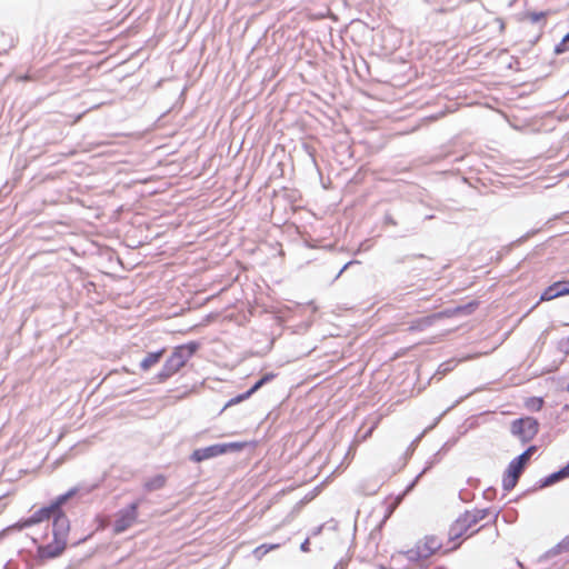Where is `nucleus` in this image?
I'll return each mask as SVG.
<instances>
[{"instance_id":"2eb2a0df","label":"nucleus","mask_w":569,"mask_h":569,"mask_svg":"<svg viewBox=\"0 0 569 569\" xmlns=\"http://www.w3.org/2000/svg\"><path fill=\"white\" fill-rule=\"evenodd\" d=\"M164 483H166V478L161 475H158V476L149 479L144 483V488L148 491H154V490L161 489L164 486Z\"/></svg>"},{"instance_id":"5701e85b","label":"nucleus","mask_w":569,"mask_h":569,"mask_svg":"<svg viewBox=\"0 0 569 569\" xmlns=\"http://www.w3.org/2000/svg\"><path fill=\"white\" fill-rule=\"evenodd\" d=\"M421 437H422V435H421V436H419V437H417V438L412 441L411 447H410V449H411V450H413L415 445H416V443L421 439Z\"/></svg>"},{"instance_id":"ddd939ff","label":"nucleus","mask_w":569,"mask_h":569,"mask_svg":"<svg viewBox=\"0 0 569 569\" xmlns=\"http://www.w3.org/2000/svg\"><path fill=\"white\" fill-rule=\"evenodd\" d=\"M163 353L164 349L147 353V356L140 362V368L143 371L149 370L151 367H153L161 360Z\"/></svg>"},{"instance_id":"c85d7f7f","label":"nucleus","mask_w":569,"mask_h":569,"mask_svg":"<svg viewBox=\"0 0 569 569\" xmlns=\"http://www.w3.org/2000/svg\"><path fill=\"white\" fill-rule=\"evenodd\" d=\"M427 469H422V471H420V473H418V477H421V475H423V472H426Z\"/></svg>"},{"instance_id":"423d86ee","label":"nucleus","mask_w":569,"mask_h":569,"mask_svg":"<svg viewBox=\"0 0 569 569\" xmlns=\"http://www.w3.org/2000/svg\"><path fill=\"white\" fill-rule=\"evenodd\" d=\"M140 506V501L137 500L132 503H130L128 507L121 509L117 516L116 520L113 522V531L116 533H122L127 529H129L137 520L138 518V508Z\"/></svg>"},{"instance_id":"393cba45","label":"nucleus","mask_w":569,"mask_h":569,"mask_svg":"<svg viewBox=\"0 0 569 569\" xmlns=\"http://www.w3.org/2000/svg\"><path fill=\"white\" fill-rule=\"evenodd\" d=\"M335 569H345V566L342 562H339L338 565H336Z\"/></svg>"},{"instance_id":"f8f14e48","label":"nucleus","mask_w":569,"mask_h":569,"mask_svg":"<svg viewBox=\"0 0 569 569\" xmlns=\"http://www.w3.org/2000/svg\"><path fill=\"white\" fill-rule=\"evenodd\" d=\"M569 477V462L562 467L560 470L550 473L546 478L541 480V487H549L552 486L560 480H563Z\"/></svg>"},{"instance_id":"b1692460","label":"nucleus","mask_w":569,"mask_h":569,"mask_svg":"<svg viewBox=\"0 0 569 569\" xmlns=\"http://www.w3.org/2000/svg\"><path fill=\"white\" fill-rule=\"evenodd\" d=\"M535 401L538 403V407L536 409L539 410L541 408L543 401H542V399H536Z\"/></svg>"},{"instance_id":"bb28decb","label":"nucleus","mask_w":569,"mask_h":569,"mask_svg":"<svg viewBox=\"0 0 569 569\" xmlns=\"http://www.w3.org/2000/svg\"><path fill=\"white\" fill-rule=\"evenodd\" d=\"M427 469H422V471H420V473H418V477H421V475H423V472H426Z\"/></svg>"},{"instance_id":"1a4fd4ad","label":"nucleus","mask_w":569,"mask_h":569,"mask_svg":"<svg viewBox=\"0 0 569 569\" xmlns=\"http://www.w3.org/2000/svg\"><path fill=\"white\" fill-rule=\"evenodd\" d=\"M472 517L469 511L462 513L450 527L449 529V538L451 540L458 539L463 536L471 527L477 525L475 521H471Z\"/></svg>"},{"instance_id":"7ed1b4c3","label":"nucleus","mask_w":569,"mask_h":569,"mask_svg":"<svg viewBox=\"0 0 569 569\" xmlns=\"http://www.w3.org/2000/svg\"><path fill=\"white\" fill-rule=\"evenodd\" d=\"M78 491L77 487L70 488L67 492L56 497L48 506L38 509L29 518L21 520L17 526L23 529L52 518L59 508L71 506V499L77 496Z\"/></svg>"},{"instance_id":"9d476101","label":"nucleus","mask_w":569,"mask_h":569,"mask_svg":"<svg viewBox=\"0 0 569 569\" xmlns=\"http://www.w3.org/2000/svg\"><path fill=\"white\" fill-rule=\"evenodd\" d=\"M274 378V375L273 373H266L263 375L259 380H257L254 382V385L249 389L247 390L246 392L241 393V395H238L237 397L234 398H231L227 405H226V408L227 407H230V406H233L236 403H239L243 400H247L248 398H250L254 392H257L260 388H262L266 383L270 382L272 379Z\"/></svg>"},{"instance_id":"7c9ffc66","label":"nucleus","mask_w":569,"mask_h":569,"mask_svg":"<svg viewBox=\"0 0 569 569\" xmlns=\"http://www.w3.org/2000/svg\"><path fill=\"white\" fill-rule=\"evenodd\" d=\"M480 529H483V526H480V528H477L476 532L480 531Z\"/></svg>"},{"instance_id":"9b49d317","label":"nucleus","mask_w":569,"mask_h":569,"mask_svg":"<svg viewBox=\"0 0 569 569\" xmlns=\"http://www.w3.org/2000/svg\"><path fill=\"white\" fill-rule=\"evenodd\" d=\"M569 295V280L568 281H557L549 286L541 295V301H549L555 298Z\"/></svg>"},{"instance_id":"aec40b11","label":"nucleus","mask_w":569,"mask_h":569,"mask_svg":"<svg viewBox=\"0 0 569 569\" xmlns=\"http://www.w3.org/2000/svg\"><path fill=\"white\" fill-rule=\"evenodd\" d=\"M558 549L557 552L561 550L569 551V535L562 539V541L556 547Z\"/></svg>"},{"instance_id":"f03ea898","label":"nucleus","mask_w":569,"mask_h":569,"mask_svg":"<svg viewBox=\"0 0 569 569\" xmlns=\"http://www.w3.org/2000/svg\"><path fill=\"white\" fill-rule=\"evenodd\" d=\"M198 348L199 345L197 342H189L187 345L176 347L170 357L166 360L162 369L154 377L156 381L164 382L172 377L188 362Z\"/></svg>"},{"instance_id":"f3484780","label":"nucleus","mask_w":569,"mask_h":569,"mask_svg":"<svg viewBox=\"0 0 569 569\" xmlns=\"http://www.w3.org/2000/svg\"><path fill=\"white\" fill-rule=\"evenodd\" d=\"M569 50V32L562 38V40L555 47L557 54L565 53Z\"/></svg>"},{"instance_id":"6ab92c4d","label":"nucleus","mask_w":569,"mask_h":569,"mask_svg":"<svg viewBox=\"0 0 569 569\" xmlns=\"http://www.w3.org/2000/svg\"><path fill=\"white\" fill-rule=\"evenodd\" d=\"M547 13L543 12V11H540V12H528L526 14L527 19L532 22V23H538L540 22L541 20H543L546 18Z\"/></svg>"},{"instance_id":"dca6fc26","label":"nucleus","mask_w":569,"mask_h":569,"mask_svg":"<svg viewBox=\"0 0 569 569\" xmlns=\"http://www.w3.org/2000/svg\"><path fill=\"white\" fill-rule=\"evenodd\" d=\"M469 513L472 517L471 521L478 523L489 515V509H475L469 511Z\"/></svg>"},{"instance_id":"a878e982","label":"nucleus","mask_w":569,"mask_h":569,"mask_svg":"<svg viewBox=\"0 0 569 569\" xmlns=\"http://www.w3.org/2000/svg\"><path fill=\"white\" fill-rule=\"evenodd\" d=\"M387 221L392 223V224H396V222L393 221V219L391 217H387Z\"/></svg>"},{"instance_id":"c756f323","label":"nucleus","mask_w":569,"mask_h":569,"mask_svg":"<svg viewBox=\"0 0 569 569\" xmlns=\"http://www.w3.org/2000/svg\"><path fill=\"white\" fill-rule=\"evenodd\" d=\"M480 529H483V526H480V528H477L476 532L480 531Z\"/></svg>"},{"instance_id":"39448f33","label":"nucleus","mask_w":569,"mask_h":569,"mask_svg":"<svg viewBox=\"0 0 569 569\" xmlns=\"http://www.w3.org/2000/svg\"><path fill=\"white\" fill-rule=\"evenodd\" d=\"M539 431V422L533 417L516 419L511 422L510 432L522 443L531 441Z\"/></svg>"},{"instance_id":"20e7f679","label":"nucleus","mask_w":569,"mask_h":569,"mask_svg":"<svg viewBox=\"0 0 569 569\" xmlns=\"http://www.w3.org/2000/svg\"><path fill=\"white\" fill-rule=\"evenodd\" d=\"M537 447L530 446L528 447L521 455L512 459L502 478V488L506 491L512 490L522 475L527 463L529 462L531 456L536 452Z\"/></svg>"},{"instance_id":"0eeeda50","label":"nucleus","mask_w":569,"mask_h":569,"mask_svg":"<svg viewBox=\"0 0 569 569\" xmlns=\"http://www.w3.org/2000/svg\"><path fill=\"white\" fill-rule=\"evenodd\" d=\"M237 443H216L206 448L196 449L191 456L190 460L193 462H202L204 460L221 456L227 453L230 449L237 448Z\"/></svg>"},{"instance_id":"f257e3e1","label":"nucleus","mask_w":569,"mask_h":569,"mask_svg":"<svg viewBox=\"0 0 569 569\" xmlns=\"http://www.w3.org/2000/svg\"><path fill=\"white\" fill-rule=\"evenodd\" d=\"M76 502L71 499L70 507H62L57 510L52 517V536L53 539L47 545L37 548V557L40 560L54 559L60 557L68 546L70 532V519L67 512L76 507Z\"/></svg>"},{"instance_id":"412c9836","label":"nucleus","mask_w":569,"mask_h":569,"mask_svg":"<svg viewBox=\"0 0 569 569\" xmlns=\"http://www.w3.org/2000/svg\"><path fill=\"white\" fill-rule=\"evenodd\" d=\"M353 263H359V261H356V260H351L349 262H347L341 269L340 271L338 272V274L336 276V279H338L351 264Z\"/></svg>"},{"instance_id":"4468645a","label":"nucleus","mask_w":569,"mask_h":569,"mask_svg":"<svg viewBox=\"0 0 569 569\" xmlns=\"http://www.w3.org/2000/svg\"><path fill=\"white\" fill-rule=\"evenodd\" d=\"M441 317H442V313L439 312V313H433L431 316L420 318L412 322L411 329L423 330L425 328L431 326L435 322V320L440 319Z\"/></svg>"},{"instance_id":"4be33fe9","label":"nucleus","mask_w":569,"mask_h":569,"mask_svg":"<svg viewBox=\"0 0 569 569\" xmlns=\"http://www.w3.org/2000/svg\"><path fill=\"white\" fill-rule=\"evenodd\" d=\"M308 545H309V541H308V539H307V540H305V541L301 543V550H302V551H307V550H308Z\"/></svg>"},{"instance_id":"a211bd4d","label":"nucleus","mask_w":569,"mask_h":569,"mask_svg":"<svg viewBox=\"0 0 569 569\" xmlns=\"http://www.w3.org/2000/svg\"><path fill=\"white\" fill-rule=\"evenodd\" d=\"M278 545H270V546H267V545H261L259 546L258 548L254 549L253 553L257 558H261L262 556H264L266 553H268L270 550L277 548Z\"/></svg>"},{"instance_id":"6e6552de","label":"nucleus","mask_w":569,"mask_h":569,"mask_svg":"<svg viewBox=\"0 0 569 569\" xmlns=\"http://www.w3.org/2000/svg\"><path fill=\"white\" fill-rule=\"evenodd\" d=\"M441 547V541L437 537H426L423 542H419L416 549L409 550V559H427Z\"/></svg>"},{"instance_id":"cd10ccee","label":"nucleus","mask_w":569,"mask_h":569,"mask_svg":"<svg viewBox=\"0 0 569 569\" xmlns=\"http://www.w3.org/2000/svg\"><path fill=\"white\" fill-rule=\"evenodd\" d=\"M427 469H422V471H420V473H418V477H421V475H423V472H426Z\"/></svg>"}]
</instances>
